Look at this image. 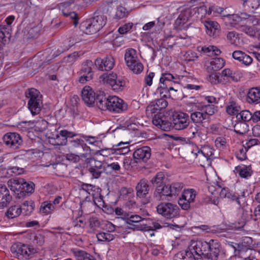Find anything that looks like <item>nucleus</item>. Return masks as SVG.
I'll list each match as a JSON object with an SVG mask.
<instances>
[{
  "label": "nucleus",
  "instance_id": "72a5a7b5",
  "mask_svg": "<svg viewBox=\"0 0 260 260\" xmlns=\"http://www.w3.org/2000/svg\"><path fill=\"white\" fill-rule=\"evenodd\" d=\"M199 258H196L189 250L179 251L174 257V260H196Z\"/></svg>",
  "mask_w": 260,
  "mask_h": 260
},
{
  "label": "nucleus",
  "instance_id": "a878e982",
  "mask_svg": "<svg viewBox=\"0 0 260 260\" xmlns=\"http://www.w3.org/2000/svg\"><path fill=\"white\" fill-rule=\"evenodd\" d=\"M11 26L0 25V42L4 45L9 44L11 37Z\"/></svg>",
  "mask_w": 260,
  "mask_h": 260
},
{
  "label": "nucleus",
  "instance_id": "09e8293b",
  "mask_svg": "<svg viewBox=\"0 0 260 260\" xmlns=\"http://www.w3.org/2000/svg\"><path fill=\"white\" fill-rule=\"evenodd\" d=\"M55 209V208L54 206L50 201H46L42 203L40 208V211L42 213L49 214L53 211Z\"/></svg>",
  "mask_w": 260,
  "mask_h": 260
},
{
  "label": "nucleus",
  "instance_id": "680f3d73",
  "mask_svg": "<svg viewBox=\"0 0 260 260\" xmlns=\"http://www.w3.org/2000/svg\"><path fill=\"white\" fill-rule=\"evenodd\" d=\"M79 57L78 53L76 52L68 55L63 58L62 61L64 63H73Z\"/></svg>",
  "mask_w": 260,
  "mask_h": 260
},
{
  "label": "nucleus",
  "instance_id": "393cba45",
  "mask_svg": "<svg viewBox=\"0 0 260 260\" xmlns=\"http://www.w3.org/2000/svg\"><path fill=\"white\" fill-rule=\"evenodd\" d=\"M152 123L154 125L165 131H168L173 126V122L163 119L160 114H155L153 118Z\"/></svg>",
  "mask_w": 260,
  "mask_h": 260
},
{
  "label": "nucleus",
  "instance_id": "79ce46f5",
  "mask_svg": "<svg viewBox=\"0 0 260 260\" xmlns=\"http://www.w3.org/2000/svg\"><path fill=\"white\" fill-rule=\"evenodd\" d=\"M249 131L248 125L244 122L238 121L234 126V131L238 134L243 135Z\"/></svg>",
  "mask_w": 260,
  "mask_h": 260
},
{
  "label": "nucleus",
  "instance_id": "0e129e2a",
  "mask_svg": "<svg viewBox=\"0 0 260 260\" xmlns=\"http://www.w3.org/2000/svg\"><path fill=\"white\" fill-rule=\"evenodd\" d=\"M243 5L252 9H256L259 7V3L258 0H243Z\"/></svg>",
  "mask_w": 260,
  "mask_h": 260
},
{
  "label": "nucleus",
  "instance_id": "9d476101",
  "mask_svg": "<svg viewBox=\"0 0 260 260\" xmlns=\"http://www.w3.org/2000/svg\"><path fill=\"white\" fill-rule=\"evenodd\" d=\"M208 247V242L202 240H191L188 249L199 257H205L206 251Z\"/></svg>",
  "mask_w": 260,
  "mask_h": 260
},
{
  "label": "nucleus",
  "instance_id": "4468645a",
  "mask_svg": "<svg viewBox=\"0 0 260 260\" xmlns=\"http://www.w3.org/2000/svg\"><path fill=\"white\" fill-rule=\"evenodd\" d=\"M188 114L180 112L173 116V127L176 130H182L187 128L190 123Z\"/></svg>",
  "mask_w": 260,
  "mask_h": 260
},
{
  "label": "nucleus",
  "instance_id": "412c9836",
  "mask_svg": "<svg viewBox=\"0 0 260 260\" xmlns=\"http://www.w3.org/2000/svg\"><path fill=\"white\" fill-rule=\"evenodd\" d=\"M203 23L206 29V32L211 37H216L220 32V25L216 21L210 20H205Z\"/></svg>",
  "mask_w": 260,
  "mask_h": 260
},
{
  "label": "nucleus",
  "instance_id": "58836bf2",
  "mask_svg": "<svg viewBox=\"0 0 260 260\" xmlns=\"http://www.w3.org/2000/svg\"><path fill=\"white\" fill-rule=\"evenodd\" d=\"M198 49L199 51H202L208 56L218 55L221 53L220 50L214 46L198 47Z\"/></svg>",
  "mask_w": 260,
  "mask_h": 260
},
{
  "label": "nucleus",
  "instance_id": "c03bdc74",
  "mask_svg": "<svg viewBox=\"0 0 260 260\" xmlns=\"http://www.w3.org/2000/svg\"><path fill=\"white\" fill-rule=\"evenodd\" d=\"M201 125L193 123L188 129V134L190 135V138H194L197 137H200L201 135Z\"/></svg>",
  "mask_w": 260,
  "mask_h": 260
},
{
  "label": "nucleus",
  "instance_id": "774afa93",
  "mask_svg": "<svg viewBox=\"0 0 260 260\" xmlns=\"http://www.w3.org/2000/svg\"><path fill=\"white\" fill-rule=\"evenodd\" d=\"M64 16H69L71 19L73 20V23L75 26H76L78 24V18L77 13L74 12L66 13L63 12Z\"/></svg>",
  "mask_w": 260,
  "mask_h": 260
},
{
  "label": "nucleus",
  "instance_id": "bb28decb",
  "mask_svg": "<svg viewBox=\"0 0 260 260\" xmlns=\"http://www.w3.org/2000/svg\"><path fill=\"white\" fill-rule=\"evenodd\" d=\"M24 179L22 178H16L10 180L8 181L9 186L10 189L14 191H20L22 194V190L24 188Z\"/></svg>",
  "mask_w": 260,
  "mask_h": 260
},
{
  "label": "nucleus",
  "instance_id": "4be33fe9",
  "mask_svg": "<svg viewBox=\"0 0 260 260\" xmlns=\"http://www.w3.org/2000/svg\"><path fill=\"white\" fill-rule=\"evenodd\" d=\"M194 108L197 110L201 111L208 121L210 117L213 115L217 111L216 107L214 105H205L201 103H194Z\"/></svg>",
  "mask_w": 260,
  "mask_h": 260
},
{
  "label": "nucleus",
  "instance_id": "2f4dec72",
  "mask_svg": "<svg viewBox=\"0 0 260 260\" xmlns=\"http://www.w3.org/2000/svg\"><path fill=\"white\" fill-rule=\"evenodd\" d=\"M72 251L76 260H96L93 255L84 250L75 249Z\"/></svg>",
  "mask_w": 260,
  "mask_h": 260
},
{
  "label": "nucleus",
  "instance_id": "b1692460",
  "mask_svg": "<svg viewBox=\"0 0 260 260\" xmlns=\"http://www.w3.org/2000/svg\"><path fill=\"white\" fill-rule=\"evenodd\" d=\"M232 57L246 66L250 65L253 61L251 56L241 50L234 51L232 53Z\"/></svg>",
  "mask_w": 260,
  "mask_h": 260
},
{
  "label": "nucleus",
  "instance_id": "de8ad7c7",
  "mask_svg": "<svg viewBox=\"0 0 260 260\" xmlns=\"http://www.w3.org/2000/svg\"><path fill=\"white\" fill-rule=\"evenodd\" d=\"M252 115L248 110H243L237 115L236 118L238 121L243 120V122H246L251 120H252Z\"/></svg>",
  "mask_w": 260,
  "mask_h": 260
},
{
  "label": "nucleus",
  "instance_id": "4c0bfd02",
  "mask_svg": "<svg viewBox=\"0 0 260 260\" xmlns=\"http://www.w3.org/2000/svg\"><path fill=\"white\" fill-rule=\"evenodd\" d=\"M250 250H254L253 249L249 248L246 245L242 243H235V251H238V253L241 255V257H246L250 256L251 252H248Z\"/></svg>",
  "mask_w": 260,
  "mask_h": 260
},
{
  "label": "nucleus",
  "instance_id": "603ef678",
  "mask_svg": "<svg viewBox=\"0 0 260 260\" xmlns=\"http://www.w3.org/2000/svg\"><path fill=\"white\" fill-rule=\"evenodd\" d=\"M226 112L231 115H237L239 114L238 112L240 110V108L235 102H231L230 105L226 106Z\"/></svg>",
  "mask_w": 260,
  "mask_h": 260
},
{
  "label": "nucleus",
  "instance_id": "9b49d317",
  "mask_svg": "<svg viewBox=\"0 0 260 260\" xmlns=\"http://www.w3.org/2000/svg\"><path fill=\"white\" fill-rule=\"evenodd\" d=\"M196 151L197 152H194L193 150L192 153L196 156V158L201 163V165L202 166H210L211 164V156L213 153L209 148L204 147L200 150L197 148Z\"/></svg>",
  "mask_w": 260,
  "mask_h": 260
},
{
  "label": "nucleus",
  "instance_id": "dca6fc26",
  "mask_svg": "<svg viewBox=\"0 0 260 260\" xmlns=\"http://www.w3.org/2000/svg\"><path fill=\"white\" fill-rule=\"evenodd\" d=\"M151 156V149L149 147L144 146L137 149L133 153L136 162H146Z\"/></svg>",
  "mask_w": 260,
  "mask_h": 260
},
{
  "label": "nucleus",
  "instance_id": "20e7f679",
  "mask_svg": "<svg viewBox=\"0 0 260 260\" xmlns=\"http://www.w3.org/2000/svg\"><path fill=\"white\" fill-rule=\"evenodd\" d=\"M143 218L138 215H132L129 213L125 221L126 223L129 225L134 226V229L142 231H153L157 229L161 228V225L158 222H153L151 225H147L144 224H133V223H138L143 220Z\"/></svg>",
  "mask_w": 260,
  "mask_h": 260
},
{
  "label": "nucleus",
  "instance_id": "6e6552de",
  "mask_svg": "<svg viewBox=\"0 0 260 260\" xmlns=\"http://www.w3.org/2000/svg\"><path fill=\"white\" fill-rule=\"evenodd\" d=\"M221 249V245L218 240L211 239L208 242L205 258L209 260H217Z\"/></svg>",
  "mask_w": 260,
  "mask_h": 260
},
{
  "label": "nucleus",
  "instance_id": "f8f14e48",
  "mask_svg": "<svg viewBox=\"0 0 260 260\" xmlns=\"http://www.w3.org/2000/svg\"><path fill=\"white\" fill-rule=\"evenodd\" d=\"M197 195L196 191L193 189H185L182 194L178 203L183 210H188L191 208V204L194 202Z\"/></svg>",
  "mask_w": 260,
  "mask_h": 260
},
{
  "label": "nucleus",
  "instance_id": "4d7b16f0",
  "mask_svg": "<svg viewBox=\"0 0 260 260\" xmlns=\"http://www.w3.org/2000/svg\"><path fill=\"white\" fill-rule=\"evenodd\" d=\"M165 178V175L162 172H159L152 178L151 182L153 185H157L158 186H161V184L163 183Z\"/></svg>",
  "mask_w": 260,
  "mask_h": 260
},
{
  "label": "nucleus",
  "instance_id": "f3484780",
  "mask_svg": "<svg viewBox=\"0 0 260 260\" xmlns=\"http://www.w3.org/2000/svg\"><path fill=\"white\" fill-rule=\"evenodd\" d=\"M114 59L111 56H107L104 58H97L94 62L96 67L101 71H109L114 66Z\"/></svg>",
  "mask_w": 260,
  "mask_h": 260
},
{
  "label": "nucleus",
  "instance_id": "ddd939ff",
  "mask_svg": "<svg viewBox=\"0 0 260 260\" xmlns=\"http://www.w3.org/2000/svg\"><path fill=\"white\" fill-rule=\"evenodd\" d=\"M108 110L115 113H121L127 109V105L123 100L116 96H109Z\"/></svg>",
  "mask_w": 260,
  "mask_h": 260
},
{
  "label": "nucleus",
  "instance_id": "bf43d9fd",
  "mask_svg": "<svg viewBox=\"0 0 260 260\" xmlns=\"http://www.w3.org/2000/svg\"><path fill=\"white\" fill-rule=\"evenodd\" d=\"M92 62L91 60H87L82 67L81 74L93 75L92 69L90 67V66L92 65Z\"/></svg>",
  "mask_w": 260,
  "mask_h": 260
},
{
  "label": "nucleus",
  "instance_id": "a211bd4d",
  "mask_svg": "<svg viewBox=\"0 0 260 260\" xmlns=\"http://www.w3.org/2000/svg\"><path fill=\"white\" fill-rule=\"evenodd\" d=\"M197 14V9L187 8L183 9L175 21L177 25H183Z\"/></svg>",
  "mask_w": 260,
  "mask_h": 260
},
{
  "label": "nucleus",
  "instance_id": "a18cd8bd",
  "mask_svg": "<svg viewBox=\"0 0 260 260\" xmlns=\"http://www.w3.org/2000/svg\"><path fill=\"white\" fill-rule=\"evenodd\" d=\"M21 213L20 208L18 206L14 205L8 209L5 215L8 218H14L19 216Z\"/></svg>",
  "mask_w": 260,
  "mask_h": 260
},
{
  "label": "nucleus",
  "instance_id": "39448f33",
  "mask_svg": "<svg viewBox=\"0 0 260 260\" xmlns=\"http://www.w3.org/2000/svg\"><path fill=\"white\" fill-rule=\"evenodd\" d=\"M101 77L105 83L110 85L112 89L116 92L123 90L126 84V81L124 78L118 76L115 74L103 75Z\"/></svg>",
  "mask_w": 260,
  "mask_h": 260
},
{
  "label": "nucleus",
  "instance_id": "6ab92c4d",
  "mask_svg": "<svg viewBox=\"0 0 260 260\" xmlns=\"http://www.w3.org/2000/svg\"><path fill=\"white\" fill-rule=\"evenodd\" d=\"M69 143L71 149L73 151L74 149H77L75 152L77 154H79L82 157H86L85 154L83 153L82 152L85 150L88 151L89 147L86 146L83 140L79 139L71 140L69 141Z\"/></svg>",
  "mask_w": 260,
  "mask_h": 260
},
{
  "label": "nucleus",
  "instance_id": "37998d69",
  "mask_svg": "<svg viewBox=\"0 0 260 260\" xmlns=\"http://www.w3.org/2000/svg\"><path fill=\"white\" fill-rule=\"evenodd\" d=\"M21 212L24 215L30 214L34 210L35 205L31 201H25L21 207Z\"/></svg>",
  "mask_w": 260,
  "mask_h": 260
},
{
  "label": "nucleus",
  "instance_id": "c756f323",
  "mask_svg": "<svg viewBox=\"0 0 260 260\" xmlns=\"http://www.w3.org/2000/svg\"><path fill=\"white\" fill-rule=\"evenodd\" d=\"M190 118L193 123L198 124L203 126V124L207 121V118L201 111L197 110L195 108L194 111L190 113Z\"/></svg>",
  "mask_w": 260,
  "mask_h": 260
},
{
  "label": "nucleus",
  "instance_id": "423d86ee",
  "mask_svg": "<svg viewBox=\"0 0 260 260\" xmlns=\"http://www.w3.org/2000/svg\"><path fill=\"white\" fill-rule=\"evenodd\" d=\"M156 209L159 214L168 219L177 217L179 214L178 206L170 203H160L157 205Z\"/></svg>",
  "mask_w": 260,
  "mask_h": 260
},
{
  "label": "nucleus",
  "instance_id": "864d4df0",
  "mask_svg": "<svg viewBox=\"0 0 260 260\" xmlns=\"http://www.w3.org/2000/svg\"><path fill=\"white\" fill-rule=\"evenodd\" d=\"M50 51V49H47L44 51L43 52H39L38 53L39 56H42L43 57V58L41 59V61H42V62L41 64H40V67L50 63V61L52 59L53 56V55L51 56H47V55L49 53Z\"/></svg>",
  "mask_w": 260,
  "mask_h": 260
},
{
  "label": "nucleus",
  "instance_id": "cd10ccee",
  "mask_svg": "<svg viewBox=\"0 0 260 260\" xmlns=\"http://www.w3.org/2000/svg\"><path fill=\"white\" fill-rule=\"evenodd\" d=\"M90 21L96 29L99 31L106 23V17L103 14H99L98 13H95L94 16L88 19Z\"/></svg>",
  "mask_w": 260,
  "mask_h": 260
},
{
  "label": "nucleus",
  "instance_id": "49530a36",
  "mask_svg": "<svg viewBox=\"0 0 260 260\" xmlns=\"http://www.w3.org/2000/svg\"><path fill=\"white\" fill-rule=\"evenodd\" d=\"M237 172L239 173V176L244 178H247L251 176L252 171L250 167H247L246 166L242 167L238 166L236 168Z\"/></svg>",
  "mask_w": 260,
  "mask_h": 260
},
{
  "label": "nucleus",
  "instance_id": "69168bd1",
  "mask_svg": "<svg viewBox=\"0 0 260 260\" xmlns=\"http://www.w3.org/2000/svg\"><path fill=\"white\" fill-rule=\"evenodd\" d=\"M81 188L88 193L93 194V192L95 191V186L90 184L83 183Z\"/></svg>",
  "mask_w": 260,
  "mask_h": 260
},
{
  "label": "nucleus",
  "instance_id": "5701e85b",
  "mask_svg": "<svg viewBox=\"0 0 260 260\" xmlns=\"http://www.w3.org/2000/svg\"><path fill=\"white\" fill-rule=\"evenodd\" d=\"M12 196L5 185H0V209H3L10 204Z\"/></svg>",
  "mask_w": 260,
  "mask_h": 260
},
{
  "label": "nucleus",
  "instance_id": "8fccbe9b",
  "mask_svg": "<svg viewBox=\"0 0 260 260\" xmlns=\"http://www.w3.org/2000/svg\"><path fill=\"white\" fill-rule=\"evenodd\" d=\"M127 66L130 70H131L134 74H139L141 73L144 69V66L143 64L139 60L135 62L134 63H132L131 65L128 64Z\"/></svg>",
  "mask_w": 260,
  "mask_h": 260
},
{
  "label": "nucleus",
  "instance_id": "c9c22d12",
  "mask_svg": "<svg viewBox=\"0 0 260 260\" xmlns=\"http://www.w3.org/2000/svg\"><path fill=\"white\" fill-rule=\"evenodd\" d=\"M32 100L28 101V108L32 115L38 114L43 106L41 100L32 101Z\"/></svg>",
  "mask_w": 260,
  "mask_h": 260
},
{
  "label": "nucleus",
  "instance_id": "f704fd0d",
  "mask_svg": "<svg viewBox=\"0 0 260 260\" xmlns=\"http://www.w3.org/2000/svg\"><path fill=\"white\" fill-rule=\"evenodd\" d=\"M80 28L81 31L87 35L94 34L98 31L94 25L88 20L83 21L80 24Z\"/></svg>",
  "mask_w": 260,
  "mask_h": 260
},
{
  "label": "nucleus",
  "instance_id": "c85d7f7f",
  "mask_svg": "<svg viewBox=\"0 0 260 260\" xmlns=\"http://www.w3.org/2000/svg\"><path fill=\"white\" fill-rule=\"evenodd\" d=\"M225 62L221 58H214L207 66V70L208 72L212 73L222 69L224 66Z\"/></svg>",
  "mask_w": 260,
  "mask_h": 260
},
{
  "label": "nucleus",
  "instance_id": "2eb2a0df",
  "mask_svg": "<svg viewBox=\"0 0 260 260\" xmlns=\"http://www.w3.org/2000/svg\"><path fill=\"white\" fill-rule=\"evenodd\" d=\"M136 189L137 191V196L141 199H145L144 204L149 202L150 196L149 195V191L150 187L147 180L145 179L141 180L137 184Z\"/></svg>",
  "mask_w": 260,
  "mask_h": 260
},
{
  "label": "nucleus",
  "instance_id": "e2e57ef3",
  "mask_svg": "<svg viewBox=\"0 0 260 260\" xmlns=\"http://www.w3.org/2000/svg\"><path fill=\"white\" fill-rule=\"evenodd\" d=\"M159 111L153 102L148 105L146 110V114L149 116L151 115L152 116L153 114L157 113Z\"/></svg>",
  "mask_w": 260,
  "mask_h": 260
},
{
  "label": "nucleus",
  "instance_id": "ea45409f",
  "mask_svg": "<svg viewBox=\"0 0 260 260\" xmlns=\"http://www.w3.org/2000/svg\"><path fill=\"white\" fill-rule=\"evenodd\" d=\"M49 138L50 139V142L54 145H64L68 142L66 138H65V135L61 133V131L59 132V134H56L54 137Z\"/></svg>",
  "mask_w": 260,
  "mask_h": 260
},
{
  "label": "nucleus",
  "instance_id": "13d9d810",
  "mask_svg": "<svg viewBox=\"0 0 260 260\" xmlns=\"http://www.w3.org/2000/svg\"><path fill=\"white\" fill-rule=\"evenodd\" d=\"M127 15L128 11L126 9L123 7H119L117 9L114 18L118 20L121 19L126 17Z\"/></svg>",
  "mask_w": 260,
  "mask_h": 260
},
{
  "label": "nucleus",
  "instance_id": "e433bc0d",
  "mask_svg": "<svg viewBox=\"0 0 260 260\" xmlns=\"http://www.w3.org/2000/svg\"><path fill=\"white\" fill-rule=\"evenodd\" d=\"M248 97L252 103H260V87H253L249 89Z\"/></svg>",
  "mask_w": 260,
  "mask_h": 260
},
{
  "label": "nucleus",
  "instance_id": "338daca9",
  "mask_svg": "<svg viewBox=\"0 0 260 260\" xmlns=\"http://www.w3.org/2000/svg\"><path fill=\"white\" fill-rule=\"evenodd\" d=\"M115 214L119 216L120 218L126 220L127 216L129 215V213L124 212L123 209L119 207H117L115 209Z\"/></svg>",
  "mask_w": 260,
  "mask_h": 260
},
{
  "label": "nucleus",
  "instance_id": "6e6d98bb",
  "mask_svg": "<svg viewBox=\"0 0 260 260\" xmlns=\"http://www.w3.org/2000/svg\"><path fill=\"white\" fill-rule=\"evenodd\" d=\"M162 98L157 99L155 100L153 103L156 105V106L158 108V110L160 111L162 109H165L168 106L167 101L164 98V97H166L167 95L164 94L163 95H160Z\"/></svg>",
  "mask_w": 260,
  "mask_h": 260
},
{
  "label": "nucleus",
  "instance_id": "7c9ffc66",
  "mask_svg": "<svg viewBox=\"0 0 260 260\" xmlns=\"http://www.w3.org/2000/svg\"><path fill=\"white\" fill-rule=\"evenodd\" d=\"M96 103L98 108L102 110H108L109 107V96L106 97L103 92L96 94Z\"/></svg>",
  "mask_w": 260,
  "mask_h": 260
},
{
  "label": "nucleus",
  "instance_id": "a19ab883",
  "mask_svg": "<svg viewBox=\"0 0 260 260\" xmlns=\"http://www.w3.org/2000/svg\"><path fill=\"white\" fill-rule=\"evenodd\" d=\"M25 96L29 99L28 101L32 100V101L41 100V95L40 92L37 89L34 88L28 89L25 91Z\"/></svg>",
  "mask_w": 260,
  "mask_h": 260
},
{
  "label": "nucleus",
  "instance_id": "1a4fd4ad",
  "mask_svg": "<svg viewBox=\"0 0 260 260\" xmlns=\"http://www.w3.org/2000/svg\"><path fill=\"white\" fill-rule=\"evenodd\" d=\"M3 140L5 145L12 150L18 149L23 142L20 135L16 133L6 134L3 138Z\"/></svg>",
  "mask_w": 260,
  "mask_h": 260
},
{
  "label": "nucleus",
  "instance_id": "473e14b6",
  "mask_svg": "<svg viewBox=\"0 0 260 260\" xmlns=\"http://www.w3.org/2000/svg\"><path fill=\"white\" fill-rule=\"evenodd\" d=\"M124 59L126 66L131 65L132 63H134L135 62L139 60L136 50L133 48L126 49L124 54Z\"/></svg>",
  "mask_w": 260,
  "mask_h": 260
},
{
  "label": "nucleus",
  "instance_id": "f257e3e1",
  "mask_svg": "<svg viewBox=\"0 0 260 260\" xmlns=\"http://www.w3.org/2000/svg\"><path fill=\"white\" fill-rule=\"evenodd\" d=\"M179 78L178 76H174L170 73H165L161 74L160 78V85L157 89V92H159L160 95L165 93H169L171 96V91H177L173 87V84L178 83Z\"/></svg>",
  "mask_w": 260,
  "mask_h": 260
},
{
  "label": "nucleus",
  "instance_id": "052dcab7",
  "mask_svg": "<svg viewBox=\"0 0 260 260\" xmlns=\"http://www.w3.org/2000/svg\"><path fill=\"white\" fill-rule=\"evenodd\" d=\"M35 184L32 182H27L24 180V188L22 190V194L23 195L25 192L32 193L34 190Z\"/></svg>",
  "mask_w": 260,
  "mask_h": 260
},
{
  "label": "nucleus",
  "instance_id": "5fc2aeb1",
  "mask_svg": "<svg viewBox=\"0 0 260 260\" xmlns=\"http://www.w3.org/2000/svg\"><path fill=\"white\" fill-rule=\"evenodd\" d=\"M31 237L33 238L32 242L35 244L42 245L44 242V236L41 232L31 234Z\"/></svg>",
  "mask_w": 260,
  "mask_h": 260
},
{
  "label": "nucleus",
  "instance_id": "f03ea898",
  "mask_svg": "<svg viewBox=\"0 0 260 260\" xmlns=\"http://www.w3.org/2000/svg\"><path fill=\"white\" fill-rule=\"evenodd\" d=\"M183 187V184L180 182L172 183L163 186H157L154 192V196L157 200H160L161 196H172L178 194Z\"/></svg>",
  "mask_w": 260,
  "mask_h": 260
},
{
  "label": "nucleus",
  "instance_id": "aec40b11",
  "mask_svg": "<svg viewBox=\"0 0 260 260\" xmlns=\"http://www.w3.org/2000/svg\"><path fill=\"white\" fill-rule=\"evenodd\" d=\"M82 100L88 105H92L96 101L95 93L89 86H85L82 90Z\"/></svg>",
  "mask_w": 260,
  "mask_h": 260
},
{
  "label": "nucleus",
  "instance_id": "7ed1b4c3",
  "mask_svg": "<svg viewBox=\"0 0 260 260\" xmlns=\"http://www.w3.org/2000/svg\"><path fill=\"white\" fill-rule=\"evenodd\" d=\"M11 251L18 258L28 259L36 252L31 246L20 242L14 243L11 247Z\"/></svg>",
  "mask_w": 260,
  "mask_h": 260
},
{
  "label": "nucleus",
  "instance_id": "0eeeda50",
  "mask_svg": "<svg viewBox=\"0 0 260 260\" xmlns=\"http://www.w3.org/2000/svg\"><path fill=\"white\" fill-rule=\"evenodd\" d=\"M86 163L88 170L93 178H99L101 174L105 171L103 163L94 158H87Z\"/></svg>",
  "mask_w": 260,
  "mask_h": 260
},
{
  "label": "nucleus",
  "instance_id": "3c124183",
  "mask_svg": "<svg viewBox=\"0 0 260 260\" xmlns=\"http://www.w3.org/2000/svg\"><path fill=\"white\" fill-rule=\"evenodd\" d=\"M96 237L99 241H111L113 240L115 237L113 235L109 232H101L96 234Z\"/></svg>",
  "mask_w": 260,
  "mask_h": 260
}]
</instances>
